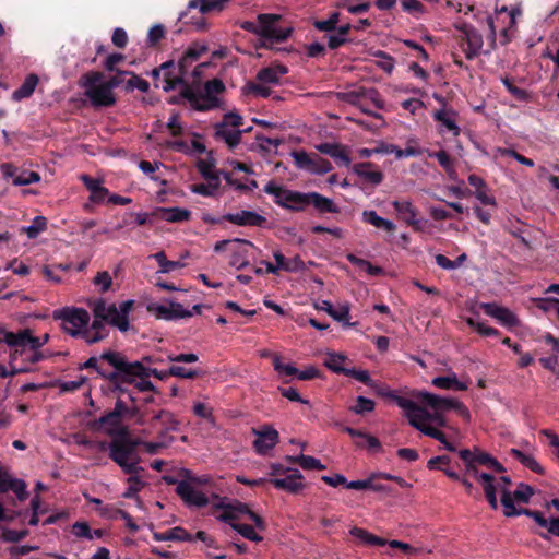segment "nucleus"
Wrapping results in <instances>:
<instances>
[{
    "label": "nucleus",
    "mask_w": 559,
    "mask_h": 559,
    "mask_svg": "<svg viewBox=\"0 0 559 559\" xmlns=\"http://www.w3.org/2000/svg\"><path fill=\"white\" fill-rule=\"evenodd\" d=\"M133 411L127 406V404L118 397L114 409L105 413L98 419L91 424V427L95 430L103 431L111 438L128 437L129 428L123 424V418L132 416Z\"/></svg>",
    "instance_id": "0eeeda50"
},
{
    "label": "nucleus",
    "mask_w": 559,
    "mask_h": 559,
    "mask_svg": "<svg viewBox=\"0 0 559 559\" xmlns=\"http://www.w3.org/2000/svg\"><path fill=\"white\" fill-rule=\"evenodd\" d=\"M361 218L365 223L370 224L376 228L383 229L388 233H393L396 228L392 221L380 216L374 210L364 211Z\"/></svg>",
    "instance_id": "2f4dec72"
},
{
    "label": "nucleus",
    "mask_w": 559,
    "mask_h": 559,
    "mask_svg": "<svg viewBox=\"0 0 559 559\" xmlns=\"http://www.w3.org/2000/svg\"><path fill=\"white\" fill-rule=\"evenodd\" d=\"M160 421L163 425V429L166 431H177L179 429V421L176 419L175 415L167 411L160 409L152 417V421Z\"/></svg>",
    "instance_id": "c03bdc74"
},
{
    "label": "nucleus",
    "mask_w": 559,
    "mask_h": 559,
    "mask_svg": "<svg viewBox=\"0 0 559 559\" xmlns=\"http://www.w3.org/2000/svg\"><path fill=\"white\" fill-rule=\"evenodd\" d=\"M457 114L453 109L442 108L433 112V119L440 123L441 132H450L454 136H457L461 132L460 127L456 123Z\"/></svg>",
    "instance_id": "bb28decb"
},
{
    "label": "nucleus",
    "mask_w": 559,
    "mask_h": 559,
    "mask_svg": "<svg viewBox=\"0 0 559 559\" xmlns=\"http://www.w3.org/2000/svg\"><path fill=\"white\" fill-rule=\"evenodd\" d=\"M197 169L205 180L219 179V174L214 170V163L211 160L200 159L197 163Z\"/></svg>",
    "instance_id": "8fccbe9b"
},
{
    "label": "nucleus",
    "mask_w": 559,
    "mask_h": 559,
    "mask_svg": "<svg viewBox=\"0 0 559 559\" xmlns=\"http://www.w3.org/2000/svg\"><path fill=\"white\" fill-rule=\"evenodd\" d=\"M148 378L144 376L119 377V386L123 388V384H132L139 392H156V386Z\"/></svg>",
    "instance_id": "72a5a7b5"
},
{
    "label": "nucleus",
    "mask_w": 559,
    "mask_h": 559,
    "mask_svg": "<svg viewBox=\"0 0 559 559\" xmlns=\"http://www.w3.org/2000/svg\"><path fill=\"white\" fill-rule=\"evenodd\" d=\"M345 376L352 377L371 389L378 388V382L370 378V374L367 370H358L355 368H348L346 370Z\"/></svg>",
    "instance_id": "3c124183"
},
{
    "label": "nucleus",
    "mask_w": 559,
    "mask_h": 559,
    "mask_svg": "<svg viewBox=\"0 0 559 559\" xmlns=\"http://www.w3.org/2000/svg\"><path fill=\"white\" fill-rule=\"evenodd\" d=\"M168 373H171V377H177L181 379H194L200 376V371L198 370L177 365L170 366L168 368Z\"/></svg>",
    "instance_id": "0e129e2a"
},
{
    "label": "nucleus",
    "mask_w": 559,
    "mask_h": 559,
    "mask_svg": "<svg viewBox=\"0 0 559 559\" xmlns=\"http://www.w3.org/2000/svg\"><path fill=\"white\" fill-rule=\"evenodd\" d=\"M163 69V85L165 92L174 91L180 87V97L189 100L190 103L197 102V93L192 90L186 80L185 72L175 63L174 60H168L162 63Z\"/></svg>",
    "instance_id": "9b49d317"
},
{
    "label": "nucleus",
    "mask_w": 559,
    "mask_h": 559,
    "mask_svg": "<svg viewBox=\"0 0 559 559\" xmlns=\"http://www.w3.org/2000/svg\"><path fill=\"white\" fill-rule=\"evenodd\" d=\"M103 73L92 71L81 76L79 81L80 87L84 90V96L95 108L110 107L117 103L114 92L103 83Z\"/></svg>",
    "instance_id": "6e6552de"
},
{
    "label": "nucleus",
    "mask_w": 559,
    "mask_h": 559,
    "mask_svg": "<svg viewBox=\"0 0 559 559\" xmlns=\"http://www.w3.org/2000/svg\"><path fill=\"white\" fill-rule=\"evenodd\" d=\"M400 407L404 411L409 425L421 432L425 428L445 427L447 420L442 411L429 412L427 408L417 405L413 400H400Z\"/></svg>",
    "instance_id": "1a4fd4ad"
},
{
    "label": "nucleus",
    "mask_w": 559,
    "mask_h": 559,
    "mask_svg": "<svg viewBox=\"0 0 559 559\" xmlns=\"http://www.w3.org/2000/svg\"><path fill=\"white\" fill-rule=\"evenodd\" d=\"M417 396L435 411L445 412L454 409L465 420L468 421L471 419L468 408L457 399L441 397L429 392H418Z\"/></svg>",
    "instance_id": "dca6fc26"
},
{
    "label": "nucleus",
    "mask_w": 559,
    "mask_h": 559,
    "mask_svg": "<svg viewBox=\"0 0 559 559\" xmlns=\"http://www.w3.org/2000/svg\"><path fill=\"white\" fill-rule=\"evenodd\" d=\"M47 228V219L45 216H35L33 219V223L24 227V231L27 234L28 238L34 239L36 238L41 231L46 230Z\"/></svg>",
    "instance_id": "864d4df0"
},
{
    "label": "nucleus",
    "mask_w": 559,
    "mask_h": 559,
    "mask_svg": "<svg viewBox=\"0 0 559 559\" xmlns=\"http://www.w3.org/2000/svg\"><path fill=\"white\" fill-rule=\"evenodd\" d=\"M136 445H138V442L131 440L130 436H128V437L112 438L108 444L105 442H100L99 449L100 450L108 449L109 457L115 463L121 464V462L128 461L131 459Z\"/></svg>",
    "instance_id": "a211bd4d"
},
{
    "label": "nucleus",
    "mask_w": 559,
    "mask_h": 559,
    "mask_svg": "<svg viewBox=\"0 0 559 559\" xmlns=\"http://www.w3.org/2000/svg\"><path fill=\"white\" fill-rule=\"evenodd\" d=\"M225 90L224 83L219 79L206 81L204 84V94H197V102L190 103L197 110H210L217 105L216 95Z\"/></svg>",
    "instance_id": "4be33fe9"
},
{
    "label": "nucleus",
    "mask_w": 559,
    "mask_h": 559,
    "mask_svg": "<svg viewBox=\"0 0 559 559\" xmlns=\"http://www.w3.org/2000/svg\"><path fill=\"white\" fill-rule=\"evenodd\" d=\"M0 342H4L12 348L10 371H3V377L29 372L32 371V365L45 358L39 350L43 343H39V337L33 336L28 329L16 333L0 330Z\"/></svg>",
    "instance_id": "f257e3e1"
},
{
    "label": "nucleus",
    "mask_w": 559,
    "mask_h": 559,
    "mask_svg": "<svg viewBox=\"0 0 559 559\" xmlns=\"http://www.w3.org/2000/svg\"><path fill=\"white\" fill-rule=\"evenodd\" d=\"M428 156L431 157V158H436L439 163V165L448 173V174H451V173H454V165H453V159L451 158V156L443 150L441 151H438V152H431V151H426Z\"/></svg>",
    "instance_id": "09e8293b"
},
{
    "label": "nucleus",
    "mask_w": 559,
    "mask_h": 559,
    "mask_svg": "<svg viewBox=\"0 0 559 559\" xmlns=\"http://www.w3.org/2000/svg\"><path fill=\"white\" fill-rule=\"evenodd\" d=\"M281 19L280 14H259L257 20L261 24L260 37L271 43H283L288 39L293 33V27L278 26Z\"/></svg>",
    "instance_id": "4468645a"
},
{
    "label": "nucleus",
    "mask_w": 559,
    "mask_h": 559,
    "mask_svg": "<svg viewBox=\"0 0 559 559\" xmlns=\"http://www.w3.org/2000/svg\"><path fill=\"white\" fill-rule=\"evenodd\" d=\"M273 258L276 262L275 264L267 261L261 262L262 264L265 265L266 272L271 274H276L280 270L285 271L287 258L281 251H275L273 253Z\"/></svg>",
    "instance_id": "052dcab7"
},
{
    "label": "nucleus",
    "mask_w": 559,
    "mask_h": 559,
    "mask_svg": "<svg viewBox=\"0 0 559 559\" xmlns=\"http://www.w3.org/2000/svg\"><path fill=\"white\" fill-rule=\"evenodd\" d=\"M292 157L297 168L312 175H324L333 169L331 162L319 155H309L305 151L293 152Z\"/></svg>",
    "instance_id": "f3484780"
},
{
    "label": "nucleus",
    "mask_w": 559,
    "mask_h": 559,
    "mask_svg": "<svg viewBox=\"0 0 559 559\" xmlns=\"http://www.w3.org/2000/svg\"><path fill=\"white\" fill-rule=\"evenodd\" d=\"M286 460L292 463H297L305 471H323L325 469V465L321 463L320 460L311 456L299 454L296 456H287Z\"/></svg>",
    "instance_id": "4c0bfd02"
},
{
    "label": "nucleus",
    "mask_w": 559,
    "mask_h": 559,
    "mask_svg": "<svg viewBox=\"0 0 559 559\" xmlns=\"http://www.w3.org/2000/svg\"><path fill=\"white\" fill-rule=\"evenodd\" d=\"M464 321L468 326L473 328L481 336H499L500 335L499 330L491 328V326H487L485 323L478 321L475 318L468 317V318H465Z\"/></svg>",
    "instance_id": "de8ad7c7"
},
{
    "label": "nucleus",
    "mask_w": 559,
    "mask_h": 559,
    "mask_svg": "<svg viewBox=\"0 0 559 559\" xmlns=\"http://www.w3.org/2000/svg\"><path fill=\"white\" fill-rule=\"evenodd\" d=\"M26 488V483L23 479L12 478L8 491H13L20 501H24L28 496Z\"/></svg>",
    "instance_id": "69168bd1"
},
{
    "label": "nucleus",
    "mask_w": 559,
    "mask_h": 559,
    "mask_svg": "<svg viewBox=\"0 0 559 559\" xmlns=\"http://www.w3.org/2000/svg\"><path fill=\"white\" fill-rule=\"evenodd\" d=\"M340 21V13L333 12L330 14L326 20H317L313 23L316 29L320 32H333L336 29L337 23Z\"/></svg>",
    "instance_id": "6e6d98bb"
},
{
    "label": "nucleus",
    "mask_w": 559,
    "mask_h": 559,
    "mask_svg": "<svg viewBox=\"0 0 559 559\" xmlns=\"http://www.w3.org/2000/svg\"><path fill=\"white\" fill-rule=\"evenodd\" d=\"M231 528L235 530L237 533H239L245 538L251 540V542H261L263 537L259 535L254 528L249 524H241V523H231Z\"/></svg>",
    "instance_id": "5fc2aeb1"
},
{
    "label": "nucleus",
    "mask_w": 559,
    "mask_h": 559,
    "mask_svg": "<svg viewBox=\"0 0 559 559\" xmlns=\"http://www.w3.org/2000/svg\"><path fill=\"white\" fill-rule=\"evenodd\" d=\"M127 484L128 487L122 497L139 500V492L146 486V483L139 475H131L127 478Z\"/></svg>",
    "instance_id": "a19ab883"
},
{
    "label": "nucleus",
    "mask_w": 559,
    "mask_h": 559,
    "mask_svg": "<svg viewBox=\"0 0 559 559\" xmlns=\"http://www.w3.org/2000/svg\"><path fill=\"white\" fill-rule=\"evenodd\" d=\"M510 455L532 472L539 475L545 474L544 467L534 459L533 455L524 453L515 448L510 449Z\"/></svg>",
    "instance_id": "f704fd0d"
},
{
    "label": "nucleus",
    "mask_w": 559,
    "mask_h": 559,
    "mask_svg": "<svg viewBox=\"0 0 559 559\" xmlns=\"http://www.w3.org/2000/svg\"><path fill=\"white\" fill-rule=\"evenodd\" d=\"M288 73V68L284 64H272L270 67L262 68L258 74L257 80L261 83L277 85L281 82V78Z\"/></svg>",
    "instance_id": "c756f323"
},
{
    "label": "nucleus",
    "mask_w": 559,
    "mask_h": 559,
    "mask_svg": "<svg viewBox=\"0 0 559 559\" xmlns=\"http://www.w3.org/2000/svg\"><path fill=\"white\" fill-rule=\"evenodd\" d=\"M165 304L152 302L147 306L148 312L154 314L157 319L167 321L191 318V313L183 308L179 302L166 300Z\"/></svg>",
    "instance_id": "412c9836"
},
{
    "label": "nucleus",
    "mask_w": 559,
    "mask_h": 559,
    "mask_svg": "<svg viewBox=\"0 0 559 559\" xmlns=\"http://www.w3.org/2000/svg\"><path fill=\"white\" fill-rule=\"evenodd\" d=\"M129 376H144V377H151L154 376L155 378L159 380H166L169 377H171V373H168L167 370H157L153 367H142L140 364H129Z\"/></svg>",
    "instance_id": "c9c22d12"
},
{
    "label": "nucleus",
    "mask_w": 559,
    "mask_h": 559,
    "mask_svg": "<svg viewBox=\"0 0 559 559\" xmlns=\"http://www.w3.org/2000/svg\"><path fill=\"white\" fill-rule=\"evenodd\" d=\"M480 308L487 316L497 319L504 326L513 328L520 324L518 317L510 309L496 302H481Z\"/></svg>",
    "instance_id": "a878e982"
},
{
    "label": "nucleus",
    "mask_w": 559,
    "mask_h": 559,
    "mask_svg": "<svg viewBox=\"0 0 559 559\" xmlns=\"http://www.w3.org/2000/svg\"><path fill=\"white\" fill-rule=\"evenodd\" d=\"M37 84L38 78L36 74L27 75L22 85L13 92L12 98L14 100L28 98L34 93Z\"/></svg>",
    "instance_id": "58836bf2"
},
{
    "label": "nucleus",
    "mask_w": 559,
    "mask_h": 559,
    "mask_svg": "<svg viewBox=\"0 0 559 559\" xmlns=\"http://www.w3.org/2000/svg\"><path fill=\"white\" fill-rule=\"evenodd\" d=\"M241 248H238L237 250L233 251L230 259H229V265L231 267H235L236 270H242L249 265V259H248V248L245 246H240Z\"/></svg>",
    "instance_id": "49530a36"
},
{
    "label": "nucleus",
    "mask_w": 559,
    "mask_h": 559,
    "mask_svg": "<svg viewBox=\"0 0 559 559\" xmlns=\"http://www.w3.org/2000/svg\"><path fill=\"white\" fill-rule=\"evenodd\" d=\"M163 480L167 485L176 486V493L188 507L203 508L209 504L207 497L195 487L193 484L188 481H179L174 475H164Z\"/></svg>",
    "instance_id": "ddd939ff"
},
{
    "label": "nucleus",
    "mask_w": 559,
    "mask_h": 559,
    "mask_svg": "<svg viewBox=\"0 0 559 559\" xmlns=\"http://www.w3.org/2000/svg\"><path fill=\"white\" fill-rule=\"evenodd\" d=\"M513 500L510 489L506 488V486H501V503L504 508L503 513L507 518L526 515L533 519L539 527L547 530V532H535L540 538L549 540L550 535L559 537V518L551 516L546 519L544 513L540 511L525 508L516 509Z\"/></svg>",
    "instance_id": "423d86ee"
},
{
    "label": "nucleus",
    "mask_w": 559,
    "mask_h": 559,
    "mask_svg": "<svg viewBox=\"0 0 559 559\" xmlns=\"http://www.w3.org/2000/svg\"><path fill=\"white\" fill-rule=\"evenodd\" d=\"M206 183H194L190 187V191L194 194H199L202 197H214L216 195L219 187L221 180H206Z\"/></svg>",
    "instance_id": "79ce46f5"
},
{
    "label": "nucleus",
    "mask_w": 559,
    "mask_h": 559,
    "mask_svg": "<svg viewBox=\"0 0 559 559\" xmlns=\"http://www.w3.org/2000/svg\"><path fill=\"white\" fill-rule=\"evenodd\" d=\"M265 83H254V82H248L243 91L246 93L253 94L254 96L266 98L271 95V88L264 85Z\"/></svg>",
    "instance_id": "338daca9"
},
{
    "label": "nucleus",
    "mask_w": 559,
    "mask_h": 559,
    "mask_svg": "<svg viewBox=\"0 0 559 559\" xmlns=\"http://www.w3.org/2000/svg\"><path fill=\"white\" fill-rule=\"evenodd\" d=\"M349 534L356 538H358L362 544L368 546H385L389 545L392 548H400L407 555H418L421 552V548H416L411 546L407 543L401 542V540H386L383 537L373 535L369 533L365 528L360 527H353L349 531Z\"/></svg>",
    "instance_id": "2eb2a0df"
},
{
    "label": "nucleus",
    "mask_w": 559,
    "mask_h": 559,
    "mask_svg": "<svg viewBox=\"0 0 559 559\" xmlns=\"http://www.w3.org/2000/svg\"><path fill=\"white\" fill-rule=\"evenodd\" d=\"M153 538L157 542L176 540V542H193V535L181 526L173 527L163 533H154Z\"/></svg>",
    "instance_id": "473e14b6"
},
{
    "label": "nucleus",
    "mask_w": 559,
    "mask_h": 559,
    "mask_svg": "<svg viewBox=\"0 0 559 559\" xmlns=\"http://www.w3.org/2000/svg\"><path fill=\"white\" fill-rule=\"evenodd\" d=\"M495 481L496 480H491L488 483H480L483 490H484L485 498H486L489 507L492 510L498 509V499H497L498 491H497V486H496Z\"/></svg>",
    "instance_id": "bf43d9fd"
},
{
    "label": "nucleus",
    "mask_w": 559,
    "mask_h": 559,
    "mask_svg": "<svg viewBox=\"0 0 559 559\" xmlns=\"http://www.w3.org/2000/svg\"><path fill=\"white\" fill-rule=\"evenodd\" d=\"M242 121L243 119L239 114H225L223 120L215 124V139L224 141L230 150L237 147L242 134L251 130V128L240 130Z\"/></svg>",
    "instance_id": "f8f14e48"
},
{
    "label": "nucleus",
    "mask_w": 559,
    "mask_h": 559,
    "mask_svg": "<svg viewBox=\"0 0 559 559\" xmlns=\"http://www.w3.org/2000/svg\"><path fill=\"white\" fill-rule=\"evenodd\" d=\"M153 258L159 265L162 273H169L182 265L180 262L167 260V257L164 251L156 252L155 254H153Z\"/></svg>",
    "instance_id": "13d9d810"
},
{
    "label": "nucleus",
    "mask_w": 559,
    "mask_h": 559,
    "mask_svg": "<svg viewBox=\"0 0 559 559\" xmlns=\"http://www.w3.org/2000/svg\"><path fill=\"white\" fill-rule=\"evenodd\" d=\"M421 433L439 441L443 445V449H445L450 452L456 451V448L454 447V444L449 442L447 440L445 435L442 431H440L438 428H425V430L421 429Z\"/></svg>",
    "instance_id": "603ef678"
},
{
    "label": "nucleus",
    "mask_w": 559,
    "mask_h": 559,
    "mask_svg": "<svg viewBox=\"0 0 559 559\" xmlns=\"http://www.w3.org/2000/svg\"><path fill=\"white\" fill-rule=\"evenodd\" d=\"M533 493V488L524 483H520L518 485V488L513 492H511L512 499L523 503H527L532 498Z\"/></svg>",
    "instance_id": "680f3d73"
},
{
    "label": "nucleus",
    "mask_w": 559,
    "mask_h": 559,
    "mask_svg": "<svg viewBox=\"0 0 559 559\" xmlns=\"http://www.w3.org/2000/svg\"><path fill=\"white\" fill-rule=\"evenodd\" d=\"M461 45L465 57L468 60L477 57L483 48V36L469 25H464L462 28Z\"/></svg>",
    "instance_id": "5701e85b"
},
{
    "label": "nucleus",
    "mask_w": 559,
    "mask_h": 559,
    "mask_svg": "<svg viewBox=\"0 0 559 559\" xmlns=\"http://www.w3.org/2000/svg\"><path fill=\"white\" fill-rule=\"evenodd\" d=\"M225 221L241 227H263L267 218L255 212L250 210H241L236 213H226L223 215Z\"/></svg>",
    "instance_id": "b1692460"
},
{
    "label": "nucleus",
    "mask_w": 559,
    "mask_h": 559,
    "mask_svg": "<svg viewBox=\"0 0 559 559\" xmlns=\"http://www.w3.org/2000/svg\"><path fill=\"white\" fill-rule=\"evenodd\" d=\"M263 190L266 194L272 195L274 202L283 209L304 212L309 207L310 192L290 190L275 181H269Z\"/></svg>",
    "instance_id": "9d476101"
},
{
    "label": "nucleus",
    "mask_w": 559,
    "mask_h": 559,
    "mask_svg": "<svg viewBox=\"0 0 559 559\" xmlns=\"http://www.w3.org/2000/svg\"><path fill=\"white\" fill-rule=\"evenodd\" d=\"M337 98L344 103L358 107L364 98V87L355 91L341 92L337 94Z\"/></svg>",
    "instance_id": "4d7b16f0"
},
{
    "label": "nucleus",
    "mask_w": 559,
    "mask_h": 559,
    "mask_svg": "<svg viewBox=\"0 0 559 559\" xmlns=\"http://www.w3.org/2000/svg\"><path fill=\"white\" fill-rule=\"evenodd\" d=\"M312 205L320 214L340 213V207L335 202L318 192H310L309 206Z\"/></svg>",
    "instance_id": "7c9ffc66"
},
{
    "label": "nucleus",
    "mask_w": 559,
    "mask_h": 559,
    "mask_svg": "<svg viewBox=\"0 0 559 559\" xmlns=\"http://www.w3.org/2000/svg\"><path fill=\"white\" fill-rule=\"evenodd\" d=\"M252 433L257 436L252 447L259 455H266L280 442L278 431L270 425H264L260 429L252 428Z\"/></svg>",
    "instance_id": "aec40b11"
},
{
    "label": "nucleus",
    "mask_w": 559,
    "mask_h": 559,
    "mask_svg": "<svg viewBox=\"0 0 559 559\" xmlns=\"http://www.w3.org/2000/svg\"><path fill=\"white\" fill-rule=\"evenodd\" d=\"M40 180V176L36 171H22L16 175L12 179V183L14 186H27L31 183L38 182Z\"/></svg>",
    "instance_id": "e2e57ef3"
},
{
    "label": "nucleus",
    "mask_w": 559,
    "mask_h": 559,
    "mask_svg": "<svg viewBox=\"0 0 559 559\" xmlns=\"http://www.w3.org/2000/svg\"><path fill=\"white\" fill-rule=\"evenodd\" d=\"M331 317L334 320L343 323V325H347V326L356 325V323L349 322L350 316H349V307L347 305L340 306L337 309L334 308L331 313Z\"/></svg>",
    "instance_id": "774afa93"
},
{
    "label": "nucleus",
    "mask_w": 559,
    "mask_h": 559,
    "mask_svg": "<svg viewBox=\"0 0 559 559\" xmlns=\"http://www.w3.org/2000/svg\"><path fill=\"white\" fill-rule=\"evenodd\" d=\"M392 206L397 216L404 221L415 231H424L428 226V221L418 217V210L408 200H394Z\"/></svg>",
    "instance_id": "6ab92c4d"
},
{
    "label": "nucleus",
    "mask_w": 559,
    "mask_h": 559,
    "mask_svg": "<svg viewBox=\"0 0 559 559\" xmlns=\"http://www.w3.org/2000/svg\"><path fill=\"white\" fill-rule=\"evenodd\" d=\"M432 384L436 388H439L442 390H452V389L457 390V391L467 390V384L459 381L455 374L436 377L432 379Z\"/></svg>",
    "instance_id": "ea45409f"
},
{
    "label": "nucleus",
    "mask_w": 559,
    "mask_h": 559,
    "mask_svg": "<svg viewBox=\"0 0 559 559\" xmlns=\"http://www.w3.org/2000/svg\"><path fill=\"white\" fill-rule=\"evenodd\" d=\"M134 301L128 299L118 307L115 304H106L103 299L97 300L93 306L94 320L109 334L106 324L117 328L120 332L129 330V314Z\"/></svg>",
    "instance_id": "39448f33"
},
{
    "label": "nucleus",
    "mask_w": 559,
    "mask_h": 559,
    "mask_svg": "<svg viewBox=\"0 0 559 559\" xmlns=\"http://www.w3.org/2000/svg\"><path fill=\"white\" fill-rule=\"evenodd\" d=\"M459 457L462 460L465 474L471 475L479 483H488L496 480V477L487 472H480L479 466H484L495 473H504L506 467L492 455L483 451L478 447L473 449H461L457 451Z\"/></svg>",
    "instance_id": "20e7f679"
},
{
    "label": "nucleus",
    "mask_w": 559,
    "mask_h": 559,
    "mask_svg": "<svg viewBox=\"0 0 559 559\" xmlns=\"http://www.w3.org/2000/svg\"><path fill=\"white\" fill-rule=\"evenodd\" d=\"M94 369L102 378L108 381L111 392L126 394L128 391L119 386V377L130 374L129 360L120 352L107 350L100 356H92L79 366V370Z\"/></svg>",
    "instance_id": "7ed1b4c3"
},
{
    "label": "nucleus",
    "mask_w": 559,
    "mask_h": 559,
    "mask_svg": "<svg viewBox=\"0 0 559 559\" xmlns=\"http://www.w3.org/2000/svg\"><path fill=\"white\" fill-rule=\"evenodd\" d=\"M345 361L346 357L344 355L337 353H329L324 360V366L337 374L345 376L346 370L348 369L344 366Z\"/></svg>",
    "instance_id": "37998d69"
},
{
    "label": "nucleus",
    "mask_w": 559,
    "mask_h": 559,
    "mask_svg": "<svg viewBox=\"0 0 559 559\" xmlns=\"http://www.w3.org/2000/svg\"><path fill=\"white\" fill-rule=\"evenodd\" d=\"M302 479H304L302 474L298 469L293 468L290 472L287 473L286 477H284V478L274 477V478L269 479V481L276 489L285 490L289 493L297 495L300 491H302L306 487Z\"/></svg>",
    "instance_id": "393cba45"
},
{
    "label": "nucleus",
    "mask_w": 559,
    "mask_h": 559,
    "mask_svg": "<svg viewBox=\"0 0 559 559\" xmlns=\"http://www.w3.org/2000/svg\"><path fill=\"white\" fill-rule=\"evenodd\" d=\"M119 75H129L130 78L126 82V91L132 92L134 90H139L143 93H147L150 90V83L142 79L140 75L135 74L133 71L129 70H118Z\"/></svg>",
    "instance_id": "e433bc0d"
},
{
    "label": "nucleus",
    "mask_w": 559,
    "mask_h": 559,
    "mask_svg": "<svg viewBox=\"0 0 559 559\" xmlns=\"http://www.w3.org/2000/svg\"><path fill=\"white\" fill-rule=\"evenodd\" d=\"M273 369L280 378L292 377L296 378L298 369L292 364H285L282 361L281 356L274 355L272 358Z\"/></svg>",
    "instance_id": "a18cd8bd"
},
{
    "label": "nucleus",
    "mask_w": 559,
    "mask_h": 559,
    "mask_svg": "<svg viewBox=\"0 0 559 559\" xmlns=\"http://www.w3.org/2000/svg\"><path fill=\"white\" fill-rule=\"evenodd\" d=\"M55 320L60 321L63 332L72 337H80L87 344L98 343L107 337V332L93 321L88 325L91 317L87 310L78 307H63L53 311Z\"/></svg>",
    "instance_id": "f03ea898"
},
{
    "label": "nucleus",
    "mask_w": 559,
    "mask_h": 559,
    "mask_svg": "<svg viewBox=\"0 0 559 559\" xmlns=\"http://www.w3.org/2000/svg\"><path fill=\"white\" fill-rule=\"evenodd\" d=\"M374 167L370 162L357 163L353 166V173L365 181L378 186L383 181L384 175L381 170L373 169Z\"/></svg>",
    "instance_id": "cd10ccee"
},
{
    "label": "nucleus",
    "mask_w": 559,
    "mask_h": 559,
    "mask_svg": "<svg viewBox=\"0 0 559 559\" xmlns=\"http://www.w3.org/2000/svg\"><path fill=\"white\" fill-rule=\"evenodd\" d=\"M153 215L168 223H182L191 218V211L178 206L174 207H157Z\"/></svg>",
    "instance_id": "c85d7f7f"
}]
</instances>
